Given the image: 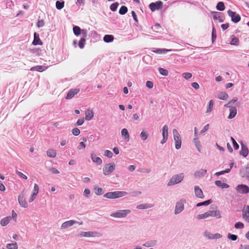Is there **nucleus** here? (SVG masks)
Segmentation results:
<instances>
[{
	"instance_id": "nucleus-1",
	"label": "nucleus",
	"mask_w": 249,
	"mask_h": 249,
	"mask_svg": "<svg viewBox=\"0 0 249 249\" xmlns=\"http://www.w3.org/2000/svg\"><path fill=\"white\" fill-rule=\"evenodd\" d=\"M184 178V175L182 173L175 175L170 179L167 185L168 186H170L179 183L183 180Z\"/></svg>"
},
{
	"instance_id": "nucleus-2",
	"label": "nucleus",
	"mask_w": 249,
	"mask_h": 249,
	"mask_svg": "<svg viewBox=\"0 0 249 249\" xmlns=\"http://www.w3.org/2000/svg\"><path fill=\"white\" fill-rule=\"evenodd\" d=\"M127 193L125 191L110 192L105 194L104 197L109 199H115L125 196Z\"/></svg>"
},
{
	"instance_id": "nucleus-3",
	"label": "nucleus",
	"mask_w": 249,
	"mask_h": 249,
	"mask_svg": "<svg viewBox=\"0 0 249 249\" xmlns=\"http://www.w3.org/2000/svg\"><path fill=\"white\" fill-rule=\"evenodd\" d=\"M131 213L130 210H118L110 214V216L115 218H124Z\"/></svg>"
},
{
	"instance_id": "nucleus-4",
	"label": "nucleus",
	"mask_w": 249,
	"mask_h": 249,
	"mask_svg": "<svg viewBox=\"0 0 249 249\" xmlns=\"http://www.w3.org/2000/svg\"><path fill=\"white\" fill-rule=\"evenodd\" d=\"M185 203L186 200L183 198L179 199L176 202L174 212L175 214H178L183 211Z\"/></svg>"
},
{
	"instance_id": "nucleus-5",
	"label": "nucleus",
	"mask_w": 249,
	"mask_h": 249,
	"mask_svg": "<svg viewBox=\"0 0 249 249\" xmlns=\"http://www.w3.org/2000/svg\"><path fill=\"white\" fill-rule=\"evenodd\" d=\"M173 134L174 139L175 142V148L177 149H179L181 148V139L180 135L176 129L173 130Z\"/></svg>"
},
{
	"instance_id": "nucleus-6",
	"label": "nucleus",
	"mask_w": 249,
	"mask_h": 249,
	"mask_svg": "<svg viewBox=\"0 0 249 249\" xmlns=\"http://www.w3.org/2000/svg\"><path fill=\"white\" fill-rule=\"evenodd\" d=\"M115 169V165L114 163H107L103 169V174L107 176L112 173Z\"/></svg>"
},
{
	"instance_id": "nucleus-7",
	"label": "nucleus",
	"mask_w": 249,
	"mask_h": 249,
	"mask_svg": "<svg viewBox=\"0 0 249 249\" xmlns=\"http://www.w3.org/2000/svg\"><path fill=\"white\" fill-rule=\"evenodd\" d=\"M235 190L238 193L246 194L249 193V187L245 184H239L236 187Z\"/></svg>"
},
{
	"instance_id": "nucleus-8",
	"label": "nucleus",
	"mask_w": 249,
	"mask_h": 249,
	"mask_svg": "<svg viewBox=\"0 0 249 249\" xmlns=\"http://www.w3.org/2000/svg\"><path fill=\"white\" fill-rule=\"evenodd\" d=\"M228 15L231 18V21L234 23H237L241 20V17L239 14H236L231 10L228 11Z\"/></svg>"
},
{
	"instance_id": "nucleus-9",
	"label": "nucleus",
	"mask_w": 249,
	"mask_h": 249,
	"mask_svg": "<svg viewBox=\"0 0 249 249\" xmlns=\"http://www.w3.org/2000/svg\"><path fill=\"white\" fill-rule=\"evenodd\" d=\"M163 5V2L161 1H157L155 2H152L149 4V8L152 12L160 9Z\"/></svg>"
},
{
	"instance_id": "nucleus-10",
	"label": "nucleus",
	"mask_w": 249,
	"mask_h": 249,
	"mask_svg": "<svg viewBox=\"0 0 249 249\" xmlns=\"http://www.w3.org/2000/svg\"><path fill=\"white\" fill-rule=\"evenodd\" d=\"M25 194L24 192L21 193L18 196V201L21 207L23 208L28 207V204L25 200Z\"/></svg>"
},
{
	"instance_id": "nucleus-11",
	"label": "nucleus",
	"mask_w": 249,
	"mask_h": 249,
	"mask_svg": "<svg viewBox=\"0 0 249 249\" xmlns=\"http://www.w3.org/2000/svg\"><path fill=\"white\" fill-rule=\"evenodd\" d=\"M242 218L246 222L249 223V205H245L242 211Z\"/></svg>"
},
{
	"instance_id": "nucleus-12",
	"label": "nucleus",
	"mask_w": 249,
	"mask_h": 249,
	"mask_svg": "<svg viewBox=\"0 0 249 249\" xmlns=\"http://www.w3.org/2000/svg\"><path fill=\"white\" fill-rule=\"evenodd\" d=\"M204 236L209 239H219L222 235L219 233L212 234L209 231H206L204 233Z\"/></svg>"
},
{
	"instance_id": "nucleus-13",
	"label": "nucleus",
	"mask_w": 249,
	"mask_h": 249,
	"mask_svg": "<svg viewBox=\"0 0 249 249\" xmlns=\"http://www.w3.org/2000/svg\"><path fill=\"white\" fill-rule=\"evenodd\" d=\"M75 223H78L79 225H82L83 224V222H77L73 220H69L62 223L61 228L62 229H66L72 226Z\"/></svg>"
},
{
	"instance_id": "nucleus-14",
	"label": "nucleus",
	"mask_w": 249,
	"mask_h": 249,
	"mask_svg": "<svg viewBox=\"0 0 249 249\" xmlns=\"http://www.w3.org/2000/svg\"><path fill=\"white\" fill-rule=\"evenodd\" d=\"M195 194L196 197L200 198H204V196L201 189L198 186L194 187Z\"/></svg>"
},
{
	"instance_id": "nucleus-15",
	"label": "nucleus",
	"mask_w": 249,
	"mask_h": 249,
	"mask_svg": "<svg viewBox=\"0 0 249 249\" xmlns=\"http://www.w3.org/2000/svg\"><path fill=\"white\" fill-rule=\"evenodd\" d=\"M241 148L240 151V154L244 157H246L249 154L248 148L243 142H241Z\"/></svg>"
},
{
	"instance_id": "nucleus-16",
	"label": "nucleus",
	"mask_w": 249,
	"mask_h": 249,
	"mask_svg": "<svg viewBox=\"0 0 249 249\" xmlns=\"http://www.w3.org/2000/svg\"><path fill=\"white\" fill-rule=\"evenodd\" d=\"M79 89H71L70 90V91L68 92L66 99H71L76 94H77L79 92Z\"/></svg>"
},
{
	"instance_id": "nucleus-17",
	"label": "nucleus",
	"mask_w": 249,
	"mask_h": 249,
	"mask_svg": "<svg viewBox=\"0 0 249 249\" xmlns=\"http://www.w3.org/2000/svg\"><path fill=\"white\" fill-rule=\"evenodd\" d=\"M209 213L210 216L215 217L217 219L220 218L221 217V212L219 210L209 211Z\"/></svg>"
},
{
	"instance_id": "nucleus-18",
	"label": "nucleus",
	"mask_w": 249,
	"mask_h": 249,
	"mask_svg": "<svg viewBox=\"0 0 249 249\" xmlns=\"http://www.w3.org/2000/svg\"><path fill=\"white\" fill-rule=\"evenodd\" d=\"M42 42L41 41L39 35L36 33H34V39L32 42V44L34 45H42Z\"/></svg>"
},
{
	"instance_id": "nucleus-19",
	"label": "nucleus",
	"mask_w": 249,
	"mask_h": 249,
	"mask_svg": "<svg viewBox=\"0 0 249 249\" xmlns=\"http://www.w3.org/2000/svg\"><path fill=\"white\" fill-rule=\"evenodd\" d=\"M157 243V240H150L146 241L144 244H142V246L146 248H151L155 246Z\"/></svg>"
},
{
	"instance_id": "nucleus-20",
	"label": "nucleus",
	"mask_w": 249,
	"mask_h": 249,
	"mask_svg": "<svg viewBox=\"0 0 249 249\" xmlns=\"http://www.w3.org/2000/svg\"><path fill=\"white\" fill-rule=\"evenodd\" d=\"M91 158L92 161L96 163L97 165H100L102 163V160L100 157H96L94 153L91 154Z\"/></svg>"
},
{
	"instance_id": "nucleus-21",
	"label": "nucleus",
	"mask_w": 249,
	"mask_h": 249,
	"mask_svg": "<svg viewBox=\"0 0 249 249\" xmlns=\"http://www.w3.org/2000/svg\"><path fill=\"white\" fill-rule=\"evenodd\" d=\"M207 172L206 170L201 169L199 170L196 171L194 173V176L196 178H201L204 177L206 174Z\"/></svg>"
},
{
	"instance_id": "nucleus-22",
	"label": "nucleus",
	"mask_w": 249,
	"mask_h": 249,
	"mask_svg": "<svg viewBox=\"0 0 249 249\" xmlns=\"http://www.w3.org/2000/svg\"><path fill=\"white\" fill-rule=\"evenodd\" d=\"M47 69V67L45 66H36L31 68L30 70L32 71L42 72L45 71Z\"/></svg>"
},
{
	"instance_id": "nucleus-23",
	"label": "nucleus",
	"mask_w": 249,
	"mask_h": 249,
	"mask_svg": "<svg viewBox=\"0 0 249 249\" xmlns=\"http://www.w3.org/2000/svg\"><path fill=\"white\" fill-rule=\"evenodd\" d=\"M237 114V109L235 107H232L230 108V114L228 117L229 119L233 118Z\"/></svg>"
},
{
	"instance_id": "nucleus-24",
	"label": "nucleus",
	"mask_w": 249,
	"mask_h": 249,
	"mask_svg": "<svg viewBox=\"0 0 249 249\" xmlns=\"http://www.w3.org/2000/svg\"><path fill=\"white\" fill-rule=\"evenodd\" d=\"M213 18L214 20L218 19L220 22H222L224 21L223 17L221 15V13L218 12H215L214 13V15L213 16Z\"/></svg>"
},
{
	"instance_id": "nucleus-25",
	"label": "nucleus",
	"mask_w": 249,
	"mask_h": 249,
	"mask_svg": "<svg viewBox=\"0 0 249 249\" xmlns=\"http://www.w3.org/2000/svg\"><path fill=\"white\" fill-rule=\"evenodd\" d=\"M154 205L152 204L144 203L141 204L137 206V209H146L153 207Z\"/></svg>"
},
{
	"instance_id": "nucleus-26",
	"label": "nucleus",
	"mask_w": 249,
	"mask_h": 249,
	"mask_svg": "<svg viewBox=\"0 0 249 249\" xmlns=\"http://www.w3.org/2000/svg\"><path fill=\"white\" fill-rule=\"evenodd\" d=\"M96 232L93 231H82L80 233L81 236L83 237H94L95 236Z\"/></svg>"
},
{
	"instance_id": "nucleus-27",
	"label": "nucleus",
	"mask_w": 249,
	"mask_h": 249,
	"mask_svg": "<svg viewBox=\"0 0 249 249\" xmlns=\"http://www.w3.org/2000/svg\"><path fill=\"white\" fill-rule=\"evenodd\" d=\"M94 114L92 110H88L85 112V119L87 121H89L93 117Z\"/></svg>"
},
{
	"instance_id": "nucleus-28",
	"label": "nucleus",
	"mask_w": 249,
	"mask_h": 249,
	"mask_svg": "<svg viewBox=\"0 0 249 249\" xmlns=\"http://www.w3.org/2000/svg\"><path fill=\"white\" fill-rule=\"evenodd\" d=\"M215 184L222 189L224 188H228L230 186L225 183H222L220 180H216L215 182Z\"/></svg>"
},
{
	"instance_id": "nucleus-29",
	"label": "nucleus",
	"mask_w": 249,
	"mask_h": 249,
	"mask_svg": "<svg viewBox=\"0 0 249 249\" xmlns=\"http://www.w3.org/2000/svg\"><path fill=\"white\" fill-rule=\"evenodd\" d=\"M11 219V216H7L2 218L0 221V224L2 226H6L9 222Z\"/></svg>"
},
{
	"instance_id": "nucleus-30",
	"label": "nucleus",
	"mask_w": 249,
	"mask_h": 249,
	"mask_svg": "<svg viewBox=\"0 0 249 249\" xmlns=\"http://www.w3.org/2000/svg\"><path fill=\"white\" fill-rule=\"evenodd\" d=\"M121 134L127 141L129 140V135L128 130L126 128H123L121 131Z\"/></svg>"
},
{
	"instance_id": "nucleus-31",
	"label": "nucleus",
	"mask_w": 249,
	"mask_h": 249,
	"mask_svg": "<svg viewBox=\"0 0 249 249\" xmlns=\"http://www.w3.org/2000/svg\"><path fill=\"white\" fill-rule=\"evenodd\" d=\"M229 97L228 94L225 92H221L217 94V97L221 100H225Z\"/></svg>"
},
{
	"instance_id": "nucleus-32",
	"label": "nucleus",
	"mask_w": 249,
	"mask_h": 249,
	"mask_svg": "<svg viewBox=\"0 0 249 249\" xmlns=\"http://www.w3.org/2000/svg\"><path fill=\"white\" fill-rule=\"evenodd\" d=\"M114 36L111 35H106L104 36L103 40L106 43H109L113 41Z\"/></svg>"
},
{
	"instance_id": "nucleus-33",
	"label": "nucleus",
	"mask_w": 249,
	"mask_h": 249,
	"mask_svg": "<svg viewBox=\"0 0 249 249\" xmlns=\"http://www.w3.org/2000/svg\"><path fill=\"white\" fill-rule=\"evenodd\" d=\"M209 217H210V216H209V211H208L204 213L199 214L197 215L196 216V218L198 220H200V219H206Z\"/></svg>"
},
{
	"instance_id": "nucleus-34",
	"label": "nucleus",
	"mask_w": 249,
	"mask_h": 249,
	"mask_svg": "<svg viewBox=\"0 0 249 249\" xmlns=\"http://www.w3.org/2000/svg\"><path fill=\"white\" fill-rule=\"evenodd\" d=\"M193 141H194V142L197 150L199 152H200L201 145L200 142L198 140V138L197 137L195 138L193 140Z\"/></svg>"
},
{
	"instance_id": "nucleus-35",
	"label": "nucleus",
	"mask_w": 249,
	"mask_h": 249,
	"mask_svg": "<svg viewBox=\"0 0 249 249\" xmlns=\"http://www.w3.org/2000/svg\"><path fill=\"white\" fill-rule=\"evenodd\" d=\"M216 8L217 10L220 11L224 10L225 9L224 3L222 1L218 2L216 5Z\"/></svg>"
},
{
	"instance_id": "nucleus-36",
	"label": "nucleus",
	"mask_w": 249,
	"mask_h": 249,
	"mask_svg": "<svg viewBox=\"0 0 249 249\" xmlns=\"http://www.w3.org/2000/svg\"><path fill=\"white\" fill-rule=\"evenodd\" d=\"M94 190L95 194L98 196H101L104 193L103 189L102 188L98 187V186H95Z\"/></svg>"
},
{
	"instance_id": "nucleus-37",
	"label": "nucleus",
	"mask_w": 249,
	"mask_h": 249,
	"mask_svg": "<svg viewBox=\"0 0 249 249\" xmlns=\"http://www.w3.org/2000/svg\"><path fill=\"white\" fill-rule=\"evenodd\" d=\"M140 137L142 141L144 142L147 139L148 137V134L147 132L144 131H142L141 132V133H140Z\"/></svg>"
},
{
	"instance_id": "nucleus-38",
	"label": "nucleus",
	"mask_w": 249,
	"mask_h": 249,
	"mask_svg": "<svg viewBox=\"0 0 249 249\" xmlns=\"http://www.w3.org/2000/svg\"><path fill=\"white\" fill-rule=\"evenodd\" d=\"M162 137H167L168 136V127L167 125H164L162 128Z\"/></svg>"
},
{
	"instance_id": "nucleus-39",
	"label": "nucleus",
	"mask_w": 249,
	"mask_h": 249,
	"mask_svg": "<svg viewBox=\"0 0 249 249\" xmlns=\"http://www.w3.org/2000/svg\"><path fill=\"white\" fill-rule=\"evenodd\" d=\"M47 155L50 158H54L56 157V153L55 150L53 149H49L47 151Z\"/></svg>"
},
{
	"instance_id": "nucleus-40",
	"label": "nucleus",
	"mask_w": 249,
	"mask_h": 249,
	"mask_svg": "<svg viewBox=\"0 0 249 249\" xmlns=\"http://www.w3.org/2000/svg\"><path fill=\"white\" fill-rule=\"evenodd\" d=\"M212 202V200L211 199H209V200H206V201L198 203L196 204V206L198 207H200L202 206H207V205H209V204H210Z\"/></svg>"
},
{
	"instance_id": "nucleus-41",
	"label": "nucleus",
	"mask_w": 249,
	"mask_h": 249,
	"mask_svg": "<svg viewBox=\"0 0 249 249\" xmlns=\"http://www.w3.org/2000/svg\"><path fill=\"white\" fill-rule=\"evenodd\" d=\"M56 8L58 10L62 9L64 6V1H56L55 3Z\"/></svg>"
},
{
	"instance_id": "nucleus-42",
	"label": "nucleus",
	"mask_w": 249,
	"mask_h": 249,
	"mask_svg": "<svg viewBox=\"0 0 249 249\" xmlns=\"http://www.w3.org/2000/svg\"><path fill=\"white\" fill-rule=\"evenodd\" d=\"M213 105L214 103L213 100H211L209 102L206 113H209L212 110L213 107Z\"/></svg>"
},
{
	"instance_id": "nucleus-43",
	"label": "nucleus",
	"mask_w": 249,
	"mask_h": 249,
	"mask_svg": "<svg viewBox=\"0 0 249 249\" xmlns=\"http://www.w3.org/2000/svg\"><path fill=\"white\" fill-rule=\"evenodd\" d=\"M73 31L74 34L75 36H78L80 34L81 30L79 26H74L73 27Z\"/></svg>"
},
{
	"instance_id": "nucleus-44",
	"label": "nucleus",
	"mask_w": 249,
	"mask_h": 249,
	"mask_svg": "<svg viewBox=\"0 0 249 249\" xmlns=\"http://www.w3.org/2000/svg\"><path fill=\"white\" fill-rule=\"evenodd\" d=\"M127 8L125 6H122L120 8L119 13L120 15H123L127 13Z\"/></svg>"
},
{
	"instance_id": "nucleus-45",
	"label": "nucleus",
	"mask_w": 249,
	"mask_h": 249,
	"mask_svg": "<svg viewBox=\"0 0 249 249\" xmlns=\"http://www.w3.org/2000/svg\"><path fill=\"white\" fill-rule=\"evenodd\" d=\"M159 71L160 73L163 76H167L168 74V71L167 70H165L162 68H159Z\"/></svg>"
},
{
	"instance_id": "nucleus-46",
	"label": "nucleus",
	"mask_w": 249,
	"mask_h": 249,
	"mask_svg": "<svg viewBox=\"0 0 249 249\" xmlns=\"http://www.w3.org/2000/svg\"><path fill=\"white\" fill-rule=\"evenodd\" d=\"M231 45L238 46L239 45V39L235 36H234L231 40Z\"/></svg>"
},
{
	"instance_id": "nucleus-47",
	"label": "nucleus",
	"mask_w": 249,
	"mask_h": 249,
	"mask_svg": "<svg viewBox=\"0 0 249 249\" xmlns=\"http://www.w3.org/2000/svg\"><path fill=\"white\" fill-rule=\"evenodd\" d=\"M119 4L118 2H115L111 4L110 6V9L113 12L116 11Z\"/></svg>"
},
{
	"instance_id": "nucleus-48",
	"label": "nucleus",
	"mask_w": 249,
	"mask_h": 249,
	"mask_svg": "<svg viewBox=\"0 0 249 249\" xmlns=\"http://www.w3.org/2000/svg\"><path fill=\"white\" fill-rule=\"evenodd\" d=\"M170 50L165 49H157L153 52L157 53H165L166 52L170 51Z\"/></svg>"
},
{
	"instance_id": "nucleus-49",
	"label": "nucleus",
	"mask_w": 249,
	"mask_h": 249,
	"mask_svg": "<svg viewBox=\"0 0 249 249\" xmlns=\"http://www.w3.org/2000/svg\"><path fill=\"white\" fill-rule=\"evenodd\" d=\"M231 171V168L227 169L225 170L221 171L220 172H218L215 173V175L216 176H219L220 175H224L225 173H229Z\"/></svg>"
},
{
	"instance_id": "nucleus-50",
	"label": "nucleus",
	"mask_w": 249,
	"mask_h": 249,
	"mask_svg": "<svg viewBox=\"0 0 249 249\" xmlns=\"http://www.w3.org/2000/svg\"><path fill=\"white\" fill-rule=\"evenodd\" d=\"M234 227L237 229H243L244 228V225L241 222H238L235 224Z\"/></svg>"
},
{
	"instance_id": "nucleus-51",
	"label": "nucleus",
	"mask_w": 249,
	"mask_h": 249,
	"mask_svg": "<svg viewBox=\"0 0 249 249\" xmlns=\"http://www.w3.org/2000/svg\"><path fill=\"white\" fill-rule=\"evenodd\" d=\"M6 247L8 249H18V245L16 243H12V244H8L7 245Z\"/></svg>"
},
{
	"instance_id": "nucleus-52",
	"label": "nucleus",
	"mask_w": 249,
	"mask_h": 249,
	"mask_svg": "<svg viewBox=\"0 0 249 249\" xmlns=\"http://www.w3.org/2000/svg\"><path fill=\"white\" fill-rule=\"evenodd\" d=\"M212 42H213L216 38V29L214 27H213L212 33Z\"/></svg>"
},
{
	"instance_id": "nucleus-53",
	"label": "nucleus",
	"mask_w": 249,
	"mask_h": 249,
	"mask_svg": "<svg viewBox=\"0 0 249 249\" xmlns=\"http://www.w3.org/2000/svg\"><path fill=\"white\" fill-rule=\"evenodd\" d=\"M86 39L84 38H82L79 41L78 46L80 48L83 49L85 46Z\"/></svg>"
},
{
	"instance_id": "nucleus-54",
	"label": "nucleus",
	"mask_w": 249,
	"mask_h": 249,
	"mask_svg": "<svg viewBox=\"0 0 249 249\" xmlns=\"http://www.w3.org/2000/svg\"><path fill=\"white\" fill-rule=\"evenodd\" d=\"M182 77L185 79L188 80L192 76V74L190 72H184L182 74Z\"/></svg>"
},
{
	"instance_id": "nucleus-55",
	"label": "nucleus",
	"mask_w": 249,
	"mask_h": 249,
	"mask_svg": "<svg viewBox=\"0 0 249 249\" xmlns=\"http://www.w3.org/2000/svg\"><path fill=\"white\" fill-rule=\"evenodd\" d=\"M231 140L232 142L234 148L235 150H237L239 147L238 144L236 142V141L233 138L231 137Z\"/></svg>"
},
{
	"instance_id": "nucleus-56",
	"label": "nucleus",
	"mask_w": 249,
	"mask_h": 249,
	"mask_svg": "<svg viewBox=\"0 0 249 249\" xmlns=\"http://www.w3.org/2000/svg\"><path fill=\"white\" fill-rule=\"evenodd\" d=\"M104 155L109 158H111L113 156V153L108 150H106L104 152Z\"/></svg>"
},
{
	"instance_id": "nucleus-57",
	"label": "nucleus",
	"mask_w": 249,
	"mask_h": 249,
	"mask_svg": "<svg viewBox=\"0 0 249 249\" xmlns=\"http://www.w3.org/2000/svg\"><path fill=\"white\" fill-rule=\"evenodd\" d=\"M228 238L231 241H235L237 240L238 236L236 235L229 233Z\"/></svg>"
},
{
	"instance_id": "nucleus-58",
	"label": "nucleus",
	"mask_w": 249,
	"mask_h": 249,
	"mask_svg": "<svg viewBox=\"0 0 249 249\" xmlns=\"http://www.w3.org/2000/svg\"><path fill=\"white\" fill-rule=\"evenodd\" d=\"M72 133L73 135L74 136H78L80 134V131L79 130V129H78V128H74L72 130Z\"/></svg>"
},
{
	"instance_id": "nucleus-59",
	"label": "nucleus",
	"mask_w": 249,
	"mask_h": 249,
	"mask_svg": "<svg viewBox=\"0 0 249 249\" xmlns=\"http://www.w3.org/2000/svg\"><path fill=\"white\" fill-rule=\"evenodd\" d=\"M16 173L20 177L25 179H27V177L24 175L23 173H22L21 172L18 171H16Z\"/></svg>"
},
{
	"instance_id": "nucleus-60",
	"label": "nucleus",
	"mask_w": 249,
	"mask_h": 249,
	"mask_svg": "<svg viewBox=\"0 0 249 249\" xmlns=\"http://www.w3.org/2000/svg\"><path fill=\"white\" fill-rule=\"evenodd\" d=\"M36 25L38 28L43 27L44 25V21L42 19L38 20Z\"/></svg>"
},
{
	"instance_id": "nucleus-61",
	"label": "nucleus",
	"mask_w": 249,
	"mask_h": 249,
	"mask_svg": "<svg viewBox=\"0 0 249 249\" xmlns=\"http://www.w3.org/2000/svg\"><path fill=\"white\" fill-rule=\"evenodd\" d=\"M86 144L83 142H81L79 143L78 146H77V149L78 150H80L82 148H85Z\"/></svg>"
},
{
	"instance_id": "nucleus-62",
	"label": "nucleus",
	"mask_w": 249,
	"mask_h": 249,
	"mask_svg": "<svg viewBox=\"0 0 249 249\" xmlns=\"http://www.w3.org/2000/svg\"><path fill=\"white\" fill-rule=\"evenodd\" d=\"M84 122V119H79L77 121L76 124H75V125H81L83 124Z\"/></svg>"
},
{
	"instance_id": "nucleus-63",
	"label": "nucleus",
	"mask_w": 249,
	"mask_h": 249,
	"mask_svg": "<svg viewBox=\"0 0 249 249\" xmlns=\"http://www.w3.org/2000/svg\"><path fill=\"white\" fill-rule=\"evenodd\" d=\"M39 191V187L37 184H34V192L33 193H35L37 195Z\"/></svg>"
},
{
	"instance_id": "nucleus-64",
	"label": "nucleus",
	"mask_w": 249,
	"mask_h": 249,
	"mask_svg": "<svg viewBox=\"0 0 249 249\" xmlns=\"http://www.w3.org/2000/svg\"><path fill=\"white\" fill-rule=\"evenodd\" d=\"M146 86L147 88L151 89L153 87V83L152 81H147L146 82Z\"/></svg>"
}]
</instances>
